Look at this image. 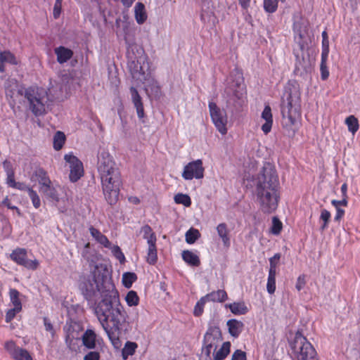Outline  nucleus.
<instances>
[{"instance_id": "obj_1", "label": "nucleus", "mask_w": 360, "mask_h": 360, "mask_svg": "<svg viewBox=\"0 0 360 360\" xmlns=\"http://www.w3.org/2000/svg\"><path fill=\"white\" fill-rule=\"evenodd\" d=\"M107 269L96 264L90 275L80 284V290L87 301L100 292L101 300L95 303L94 313L114 347L120 345V336L127 330L128 318L121 304L118 291L112 283H105Z\"/></svg>"}, {"instance_id": "obj_2", "label": "nucleus", "mask_w": 360, "mask_h": 360, "mask_svg": "<svg viewBox=\"0 0 360 360\" xmlns=\"http://www.w3.org/2000/svg\"><path fill=\"white\" fill-rule=\"evenodd\" d=\"M279 181L275 167L266 163L259 173L255 187L259 209L264 214H271L278 207L280 193Z\"/></svg>"}, {"instance_id": "obj_3", "label": "nucleus", "mask_w": 360, "mask_h": 360, "mask_svg": "<svg viewBox=\"0 0 360 360\" xmlns=\"http://www.w3.org/2000/svg\"><path fill=\"white\" fill-rule=\"evenodd\" d=\"M97 167L105 198L108 204L115 205L118 200L122 184L119 168L112 157L105 150L98 153Z\"/></svg>"}, {"instance_id": "obj_4", "label": "nucleus", "mask_w": 360, "mask_h": 360, "mask_svg": "<svg viewBox=\"0 0 360 360\" xmlns=\"http://www.w3.org/2000/svg\"><path fill=\"white\" fill-rule=\"evenodd\" d=\"M18 92L27 101L28 108L34 116H42L49 111L51 101L46 89L31 86L19 89Z\"/></svg>"}, {"instance_id": "obj_5", "label": "nucleus", "mask_w": 360, "mask_h": 360, "mask_svg": "<svg viewBox=\"0 0 360 360\" xmlns=\"http://www.w3.org/2000/svg\"><path fill=\"white\" fill-rule=\"evenodd\" d=\"M241 78L237 79L235 84L228 85L224 92L227 108L232 111L240 110L246 103V91L241 84Z\"/></svg>"}, {"instance_id": "obj_6", "label": "nucleus", "mask_w": 360, "mask_h": 360, "mask_svg": "<svg viewBox=\"0 0 360 360\" xmlns=\"http://www.w3.org/2000/svg\"><path fill=\"white\" fill-rule=\"evenodd\" d=\"M300 98L297 91H290L286 97V103L281 104V114L284 120H288L290 125L295 124L300 117Z\"/></svg>"}, {"instance_id": "obj_7", "label": "nucleus", "mask_w": 360, "mask_h": 360, "mask_svg": "<svg viewBox=\"0 0 360 360\" xmlns=\"http://www.w3.org/2000/svg\"><path fill=\"white\" fill-rule=\"evenodd\" d=\"M292 349L296 353L297 360H317L316 350L299 331L295 334Z\"/></svg>"}, {"instance_id": "obj_8", "label": "nucleus", "mask_w": 360, "mask_h": 360, "mask_svg": "<svg viewBox=\"0 0 360 360\" xmlns=\"http://www.w3.org/2000/svg\"><path fill=\"white\" fill-rule=\"evenodd\" d=\"M9 257L15 264L28 270L35 271L39 266V262L37 259H29L27 258V250L23 248L14 249Z\"/></svg>"}, {"instance_id": "obj_9", "label": "nucleus", "mask_w": 360, "mask_h": 360, "mask_svg": "<svg viewBox=\"0 0 360 360\" xmlns=\"http://www.w3.org/2000/svg\"><path fill=\"white\" fill-rule=\"evenodd\" d=\"M221 340V333L218 326H210L206 331L203 338L202 351L209 357L212 348L217 349L218 343Z\"/></svg>"}, {"instance_id": "obj_10", "label": "nucleus", "mask_w": 360, "mask_h": 360, "mask_svg": "<svg viewBox=\"0 0 360 360\" xmlns=\"http://www.w3.org/2000/svg\"><path fill=\"white\" fill-rule=\"evenodd\" d=\"M208 106L215 127L221 134H226L227 133V117L225 111L221 110L214 102H210Z\"/></svg>"}, {"instance_id": "obj_11", "label": "nucleus", "mask_w": 360, "mask_h": 360, "mask_svg": "<svg viewBox=\"0 0 360 360\" xmlns=\"http://www.w3.org/2000/svg\"><path fill=\"white\" fill-rule=\"evenodd\" d=\"M205 168L202 165V161L198 159L188 162L184 167L181 176L186 181H190L193 179H201L204 177Z\"/></svg>"}, {"instance_id": "obj_12", "label": "nucleus", "mask_w": 360, "mask_h": 360, "mask_svg": "<svg viewBox=\"0 0 360 360\" xmlns=\"http://www.w3.org/2000/svg\"><path fill=\"white\" fill-rule=\"evenodd\" d=\"M64 159L69 164L70 181L72 183L77 182L84 175L83 163L72 153L66 154Z\"/></svg>"}, {"instance_id": "obj_13", "label": "nucleus", "mask_w": 360, "mask_h": 360, "mask_svg": "<svg viewBox=\"0 0 360 360\" xmlns=\"http://www.w3.org/2000/svg\"><path fill=\"white\" fill-rule=\"evenodd\" d=\"M292 30L295 34V40L300 50L303 51L307 46L304 39L307 35V25L302 19L296 20L293 22Z\"/></svg>"}, {"instance_id": "obj_14", "label": "nucleus", "mask_w": 360, "mask_h": 360, "mask_svg": "<svg viewBox=\"0 0 360 360\" xmlns=\"http://www.w3.org/2000/svg\"><path fill=\"white\" fill-rule=\"evenodd\" d=\"M4 348L9 355L15 360H33L29 352L16 345L15 342L10 340L5 343Z\"/></svg>"}, {"instance_id": "obj_15", "label": "nucleus", "mask_w": 360, "mask_h": 360, "mask_svg": "<svg viewBox=\"0 0 360 360\" xmlns=\"http://www.w3.org/2000/svg\"><path fill=\"white\" fill-rule=\"evenodd\" d=\"M83 349H96L101 348L97 335L93 329H86L82 335Z\"/></svg>"}, {"instance_id": "obj_16", "label": "nucleus", "mask_w": 360, "mask_h": 360, "mask_svg": "<svg viewBox=\"0 0 360 360\" xmlns=\"http://www.w3.org/2000/svg\"><path fill=\"white\" fill-rule=\"evenodd\" d=\"M31 180L38 181L40 190L43 188H49V184H51L47 172L41 167L36 168L31 176Z\"/></svg>"}, {"instance_id": "obj_17", "label": "nucleus", "mask_w": 360, "mask_h": 360, "mask_svg": "<svg viewBox=\"0 0 360 360\" xmlns=\"http://www.w3.org/2000/svg\"><path fill=\"white\" fill-rule=\"evenodd\" d=\"M146 66L147 69L148 68V63L145 64V58H140L139 59H137L136 62L135 60H132L131 63L129 65V68L131 70V74L133 75V77H136V75H140L142 77H139L138 79L141 81L142 79L146 80V76H145V68Z\"/></svg>"}, {"instance_id": "obj_18", "label": "nucleus", "mask_w": 360, "mask_h": 360, "mask_svg": "<svg viewBox=\"0 0 360 360\" xmlns=\"http://www.w3.org/2000/svg\"><path fill=\"white\" fill-rule=\"evenodd\" d=\"M130 94L132 103L134 104V108L136 110L137 116L139 119H142L145 116L144 108L142 102V98L139 95L137 89L131 86L130 88Z\"/></svg>"}, {"instance_id": "obj_19", "label": "nucleus", "mask_w": 360, "mask_h": 360, "mask_svg": "<svg viewBox=\"0 0 360 360\" xmlns=\"http://www.w3.org/2000/svg\"><path fill=\"white\" fill-rule=\"evenodd\" d=\"M261 117L265 121V122L262 125L261 129L264 134H267L271 131L273 125L271 108L269 105H266L264 106Z\"/></svg>"}, {"instance_id": "obj_20", "label": "nucleus", "mask_w": 360, "mask_h": 360, "mask_svg": "<svg viewBox=\"0 0 360 360\" xmlns=\"http://www.w3.org/2000/svg\"><path fill=\"white\" fill-rule=\"evenodd\" d=\"M54 53L57 57V62L59 64H64L70 60L73 56V51L63 46H59L54 49Z\"/></svg>"}, {"instance_id": "obj_21", "label": "nucleus", "mask_w": 360, "mask_h": 360, "mask_svg": "<svg viewBox=\"0 0 360 360\" xmlns=\"http://www.w3.org/2000/svg\"><path fill=\"white\" fill-rule=\"evenodd\" d=\"M216 230L219 238L221 239L223 245L225 248H229L231 245V236L230 230L226 223H220L217 227Z\"/></svg>"}, {"instance_id": "obj_22", "label": "nucleus", "mask_w": 360, "mask_h": 360, "mask_svg": "<svg viewBox=\"0 0 360 360\" xmlns=\"http://www.w3.org/2000/svg\"><path fill=\"white\" fill-rule=\"evenodd\" d=\"M145 90L149 97L158 99L161 96V89L158 82L153 78L147 79Z\"/></svg>"}, {"instance_id": "obj_23", "label": "nucleus", "mask_w": 360, "mask_h": 360, "mask_svg": "<svg viewBox=\"0 0 360 360\" xmlns=\"http://www.w3.org/2000/svg\"><path fill=\"white\" fill-rule=\"evenodd\" d=\"M204 297L206 302H224L228 299V295L224 290H218L207 293Z\"/></svg>"}, {"instance_id": "obj_24", "label": "nucleus", "mask_w": 360, "mask_h": 360, "mask_svg": "<svg viewBox=\"0 0 360 360\" xmlns=\"http://www.w3.org/2000/svg\"><path fill=\"white\" fill-rule=\"evenodd\" d=\"M226 325L229 328V333L233 338H238L243 330V322L236 319H233L229 320L226 323Z\"/></svg>"}, {"instance_id": "obj_25", "label": "nucleus", "mask_w": 360, "mask_h": 360, "mask_svg": "<svg viewBox=\"0 0 360 360\" xmlns=\"http://www.w3.org/2000/svg\"><path fill=\"white\" fill-rule=\"evenodd\" d=\"M134 15L136 22L139 25L143 24L147 19V14L145 6L141 2H138L134 6Z\"/></svg>"}, {"instance_id": "obj_26", "label": "nucleus", "mask_w": 360, "mask_h": 360, "mask_svg": "<svg viewBox=\"0 0 360 360\" xmlns=\"http://www.w3.org/2000/svg\"><path fill=\"white\" fill-rule=\"evenodd\" d=\"M89 232L91 236L95 239V240L103 245L105 248H108L110 245L108 238L103 235L98 229L91 226L89 227Z\"/></svg>"}, {"instance_id": "obj_27", "label": "nucleus", "mask_w": 360, "mask_h": 360, "mask_svg": "<svg viewBox=\"0 0 360 360\" xmlns=\"http://www.w3.org/2000/svg\"><path fill=\"white\" fill-rule=\"evenodd\" d=\"M226 307L235 315H244L248 313V308L243 302H235L226 304Z\"/></svg>"}, {"instance_id": "obj_28", "label": "nucleus", "mask_w": 360, "mask_h": 360, "mask_svg": "<svg viewBox=\"0 0 360 360\" xmlns=\"http://www.w3.org/2000/svg\"><path fill=\"white\" fill-rule=\"evenodd\" d=\"M5 63L12 65H16L18 63L15 56L10 51H6L0 53V72L5 71Z\"/></svg>"}, {"instance_id": "obj_29", "label": "nucleus", "mask_w": 360, "mask_h": 360, "mask_svg": "<svg viewBox=\"0 0 360 360\" xmlns=\"http://www.w3.org/2000/svg\"><path fill=\"white\" fill-rule=\"evenodd\" d=\"M182 259L188 265L192 266H198L200 264L199 257L190 250H184L182 252Z\"/></svg>"}, {"instance_id": "obj_30", "label": "nucleus", "mask_w": 360, "mask_h": 360, "mask_svg": "<svg viewBox=\"0 0 360 360\" xmlns=\"http://www.w3.org/2000/svg\"><path fill=\"white\" fill-rule=\"evenodd\" d=\"M148 245L146 261L149 264H155L158 261L156 242L148 243Z\"/></svg>"}, {"instance_id": "obj_31", "label": "nucleus", "mask_w": 360, "mask_h": 360, "mask_svg": "<svg viewBox=\"0 0 360 360\" xmlns=\"http://www.w3.org/2000/svg\"><path fill=\"white\" fill-rule=\"evenodd\" d=\"M141 233L143 234V238L146 240L147 243L157 242L156 235L149 225L143 226L141 229Z\"/></svg>"}, {"instance_id": "obj_32", "label": "nucleus", "mask_w": 360, "mask_h": 360, "mask_svg": "<svg viewBox=\"0 0 360 360\" xmlns=\"http://www.w3.org/2000/svg\"><path fill=\"white\" fill-rule=\"evenodd\" d=\"M231 343L225 342L222 344L221 348L213 354L214 360H223L229 354Z\"/></svg>"}, {"instance_id": "obj_33", "label": "nucleus", "mask_w": 360, "mask_h": 360, "mask_svg": "<svg viewBox=\"0 0 360 360\" xmlns=\"http://www.w3.org/2000/svg\"><path fill=\"white\" fill-rule=\"evenodd\" d=\"M137 347L136 342L127 341L122 350V358L126 360L129 356H132L135 353Z\"/></svg>"}, {"instance_id": "obj_34", "label": "nucleus", "mask_w": 360, "mask_h": 360, "mask_svg": "<svg viewBox=\"0 0 360 360\" xmlns=\"http://www.w3.org/2000/svg\"><path fill=\"white\" fill-rule=\"evenodd\" d=\"M6 183L10 188H15L21 191H27V193L29 192V190L32 188L24 182L15 181V176Z\"/></svg>"}, {"instance_id": "obj_35", "label": "nucleus", "mask_w": 360, "mask_h": 360, "mask_svg": "<svg viewBox=\"0 0 360 360\" xmlns=\"http://www.w3.org/2000/svg\"><path fill=\"white\" fill-rule=\"evenodd\" d=\"M20 292L18 290L15 288H11L9 290V297L11 300V302L13 304V307L17 309L22 310V303L19 298Z\"/></svg>"}, {"instance_id": "obj_36", "label": "nucleus", "mask_w": 360, "mask_h": 360, "mask_svg": "<svg viewBox=\"0 0 360 360\" xmlns=\"http://www.w3.org/2000/svg\"><path fill=\"white\" fill-rule=\"evenodd\" d=\"M276 271L274 270L269 271L266 290L270 295L274 294L276 291Z\"/></svg>"}, {"instance_id": "obj_37", "label": "nucleus", "mask_w": 360, "mask_h": 360, "mask_svg": "<svg viewBox=\"0 0 360 360\" xmlns=\"http://www.w3.org/2000/svg\"><path fill=\"white\" fill-rule=\"evenodd\" d=\"M200 19L205 25L213 27L215 25L217 18L212 12L202 11L200 15Z\"/></svg>"}, {"instance_id": "obj_38", "label": "nucleus", "mask_w": 360, "mask_h": 360, "mask_svg": "<svg viewBox=\"0 0 360 360\" xmlns=\"http://www.w3.org/2000/svg\"><path fill=\"white\" fill-rule=\"evenodd\" d=\"M345 124L348 127V130L353 135L358 131L359 125L356 117L354 115H349L345 120Z\"/></svg>"}, {"instance_id": "obj_39", "label": "nucleus", "mask_w": 360, "mask_h": 360, "mask_svg": "<svg viewBox=\"0 0 360 360\" xmlns=\"http://www.w3.org/2000/svg\"><path fill=\"white\" fill-rule=\"evenodd\" d=\"M40 191L51 200L55 202L59 201V195L55 188L52 186V184H49V188H43Z\"/></svg>"}, {"instance_id": "obj_40", "label": "nucleus", "mask_w": 360, "mask_h": 360, "mask_svg": "<svg viewBox=\"0 0 360 360\" xmlns=\"http://www.w3.org/2000/svg\"><path fill=\"white\" fill-rule=\"evenodd\" d=\"M65 141V136L63 132L58 131L53 136V148L56 150H60Z\"/></svg>"}, {"instance_id": "obj_41", "label": "nucleus", "mask_w": 360, "mask_h": 360, "mask_svg": "<svg viewBox=\"0 0 360 360\" xmlns=\"http://www.w3.org/2000/svg\"><path fill=\"white\" fill-rule=\"evenodd\" d=\"M101 348L96 349H83V352L85 353L83 359L84 360H100Z\"/></svg>"}, {"instance_id": "obj_42", "label": "nucleus", "mask_w": 360, "mask_h": 360, "mask_svg": "<svg viewBox=\"0 0 360 360\" xmlns=\"http://www.w3.org/2000/svg\"><path fill=\"white\" fill-rule=\"evenodd\" d=\"M137 280V276L134 272H126L122 275V284L127 288H130Z\"/></svg>"}, {"instance_id": "obj_43", "label": "nucleus", "mask_w": 360, "mask_h": 360, "mask_svg": "<svg viewBox=\"0 0 360 360\" xmlns=\"http://www.w3.org/2000/svg\"><path fill=\"white\" fill-rule=\"evenodd\" d=\"M21 88H24L23 86H18V85L17 84L16 82H14L13 84V86H6L5 89H6V96L8 98H10L11 100H12L13 102H15V94H18V95H20L18 92V90L19 89H21Z\"/></svg>"}, {"instance_id": "obj_44", "label": "nucleus", "mask_w": 360, "mask_h": 360, "mask_svg": "<svg viewBox=\"0 0 360 360\" xmlns=\"http://www.w3.org/2000/svg\"><path fill=\"white\" fill-rule=\"evenodd\" d=\"M200 234L198 229L191 228L186 233V241L188 244H193L200 237Z\"/></svg>"}, {"instance_id": "obj_45", "label": "nucleus", "mask_w": 360, "mask_h": 360, "mask_svg": "<svg viewBox=\"0 0 360 360\" xmlns=\"http://www.w3.org/2000/svg\"><path fill=\"white\" fill-rule=\"evenodd\" d=\"M125 300L127 304L129 307H134L137 306L139 302V296L134 290H130L128 292L125 297Z\"/></svg>"}, {"instance_id": "obj_46", "label": "nucleus", "mask_w": 360, "mask_h": 360, "mask_svg": "<svg viewBox=\"0 0 360 360\" xmlns=\"http://www.w3.org/2000/svg\"><path fill=\"white\" fill-rule=\"evenodd\" d=\"M174 202L176 204H181L185 207H189L191 205V198L187 194L177 193L174 196Z\"/></svg>"}, {"instance_id": "obj_47", "label": "nucleus", "mask_w": 360, "mask_h": 360, "mask_svg": "<svg viewBox=\"0 0 360 360\" xmlns=\"http://www.w3.org/2000/svg\"><path fill=\"white\" fill-rule=\"evenodd\" d=\"M283 229V224L277 217L272 218V225L271 227V233L275 236L280 234Z\"/></svg>"}, {"instance_id": "obj_48", "label": "nucleus", "mask_w": 360, "mask_h": 360, "mask_svg": "<svg viewBox=\"0 0 360 360\" xmlns=\"http://www.w3.org/2000/svg\"><path fill=\"white\" fill-rule=\"evenodd\" d=\"M3 167L6 174V182H7L8 181H9L10 179L15 176V172L13 169L11 162L7 160L3 162Z\"/></svg>"}, {"instance_id": "obj_49", "label": "nucleus", "mask_w": 360, "mask_h": 360, "mask_svg": "<svg viewBox=\"0 0 360 360\" xmlns=\"http://www.w3.org/2000/svg\"><path fill=\"white\" fill-rule=\"evenodd\" d=\"M206 300L203 297H202L195 304V306L194 307L193 314L195 316H200L202 312L205 304L206 303Z\"/></svg>"}, {"instance_id": "obj_50", "label": "nucleus", "mask_w": 360, "mask_h": 360, "mask_svg": "<svg viewBox=\"0 0 360 360\" xmlns=\"http://www.w3.org/2000/svg\"><path fill=\"white\" fill-rule=\"evenodd\" d=\"M27 193L30 198L32 200L33 206L36 209L39 208L41 205V200L37 193L32 188L29 190V192Z\"/></svg>"}, {"instance_id": "obj_51", "label": "nucleus", "mask_w": 360, "mask_h": 360, "mask_svg": "<svg viewBox=\"0 0 360 360\" xmlns=\"http://www.w3.org/2000/svg\"><path fill=\"white\" fill-rule=\"evenodd\" d=\"M328 58H321V65H320V70H321V77L322 80H326L329 77V71L328 67L326 65Z\"/></svg>"}, {"instance_id": "obj_52", "label": "nucleus", "mask_w": 360, "mask_h": 360, "mask_svg": "<svg viewBox=\"0 0 360 360\" xmlns=\"http://www.w3.org/2000/svg\"><path fill=\"white\" fill-rule=\"evenodd\" d=\"M112 253L121 263L124 262L125 257L118 245H114L112 247Z\"/></svg>"}, {"instance_id": "obj_53", "label": "nucleus", "mask_w": 360, "mask_h": 360, "mask_svg": "<svg viewBox=\"0 0 360 360\" xmlns=\"http://www.w3.org/2000/svg\"><path fill=\"white\" fill-rule=\"evenodd\" d=\"M281 259V254L276 253L272 257L269 259V271L274 270L276 271L277 266L279 259Z\"/></svg>"}, {"instance_id": "obj_54", "label": "nucleus", "mask_w": 360, "mask_h": 360, "mask_svg": "<svg viewBox=\"0 0 360 360\" xmlns=\"http://www.w3.org/2000/svg\"><path fill=\"white\" fill-rule=\"evenodd\" d=\"M21 310L17 309L15 307H13L8 309L6 314L5 321L6 323H10L15 316V315L19 313Z\"/></svg>"}, {"instance_id": "obj_55", "label": "nucleus", "mask_w": 360, "mask_h": 360, "mask_svg": "<svg viewBox=\"0 0 360 360\" xmlns=\"http://www.w3.org/2000/svg\"><path fill=\"white\" fill-rule=\"evenodd\" d=\"M91 248L89 243L85 244L82 251V255L85 259L88 262H93V259L91 258V254L90 252Z\"/></svg>"}, {"instance_id": "obj_56", "label": "nucleus", "mask_w": 360, "mask_h": 360, "mask_svg": "<svg viewBox=\"0 0 360 360\" xmlns=\"http://www.w3.org/2000/svg\"><path fill=\"white\" fill-rule=\"evenodd\" d=\"M329 55V40H322L321 58H328Z\"/></svg>"}, {"instance_id": "obj_57", "label": "nucleus", "mask_w": 360, "mask_h": 360, "mask_svg": "<svg viewBox=\"0 0 360 360\" xmlns=\"http://www.w3.org/2000/svg\"><path fill=\"white\" fill-rule=\"evenodd\" d=\"M61 11L62 2L56 0L53 11V15L55 19H58L60 17Z\"/></svg>"}, {"instance_id": "obj_58", "label": "nucleus", "mask_w": 360, "mask_h": 360, "mask_svg": "<svg viewBox=\"0 0 360 360\" xmlns=\"http://www.w3.org/2000/svg\"><path fill=\"white\" fill-rule=\"evenodd\" d=\"M306 284L305 276L304 274L300 275L297 279L295 288L298 291L302 290Z\"/></svg>"}, {"instance_id": "obj_59", "label": "nucleus", "mask_w": 360, "mask_h": 360, "mask_svg": "<svg viewBox=\"0 0 360 360\" xmlns=\"http://www.w3.org/2000/svg\"><path fill=\"white\" fill-rule=\"evenodd\" d=\"M231 360H246V354L245 352L237 349L233 352Z\"/></svg>"}, {"instance_id": "obj_60", "label": "nucleus", "mask_w": 360, "mask_h": 360, "mask_svg": "<svg viewBox=\"0 0 360 360\" xmlns=\"http://www.w3.org/2000/svg\"><path fill=\"white\" fill-rule=\"evenodd\" d=\"M330 212L328 211L326 209L322 210L321 212L320 219L323 222H328L329 220H330Z\"/></svg>"}, {"instance_id": "obj_61", "label": "nucleus", "mask_w": 360, "mask_h": 360, "mask_svg": "<svg viewBox=\"0 0 360 360\" xmlns=\"http://www.w3.org/2000/svg\"><path fill=\"white\" fill-rule=\"evenodd\" d=\"M331 203L335 208L339 207L340 205L347 206V198L342 197L341 200H333Z\"/></svg>"}, {"instance_id": "obj_62", "label": "nucleus", "mask_w": 360, "mask_h": 360, "mask_svg": "<svg viewBox=\"0 0 360 360\" xmlns=\"http://www.w3.org/2000/svg\"><path fill=\"white\" fill-rule=\"evenodd\" d=\"M44 327H45L46 330L51 332L52 333V335H53L54 330H53V325L49 321V319L47 318H46V317L44 318Z\"/></svg>"}, {"instance_id": "obj_63", "label": "nucleus", "mask_w": 360, "mask_h": 360, "mask_svg": "<svg viewBox=\"0 0 360 360\" xmlns=\"http://www.w3.org/2000/svg\"><path fill=\"white\" fill-rule=\"evenodd\" d=\"M335 209H336V214L334 217V220L338 221L344 216L345 210L340 207H337Z\"/></svg>"}, {"instance_id": "obj_64", "label": "nucleus", "mask_w": 360, "mask_h": 360, "mask_svg": "<svg viewBox=\"0 0 360 360\" xmlns=\"http://www.w3.org/2000/svg\"><path fill=\"white\" fill-rule=\"evenodd\" d=\"M340 189H341L342 196L347 198V184L346 183H344L341 186Z\"/></svg>"}]
</instances>
